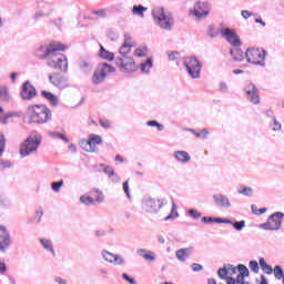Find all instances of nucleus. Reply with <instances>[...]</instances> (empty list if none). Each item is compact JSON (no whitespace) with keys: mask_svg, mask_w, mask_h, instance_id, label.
I'll use <instances>...</instances> for the list:
<instances>
[{"mask_svg":"<svg viewBox=\"0 0 284 284\" xmlns=\"http://www.w3.org/2000/svg\"><path fill=\"white\" fill-rule=\"evenodd\" d=\"M67 48L63 44L51 42L50 44H42L36 50V57L41 60H47L48 68L57 70L58 72H68V58L64 52Z\"/></svg>","mask_w":284,"mask_h":284,"instance_id":"f257e3e1","label":"nucleus"},{"mask_svg":"<svg viewBox=\"0 0 284 284\" xmlns=\"http://www.w3.org/2000/svg\"><path fill=\"white\" fill-rule=\"evenodd\" d=\"M135 42H124L119 50L118 57H115V65L121 72H136V63L132 57H128L132 52V48H135Z\"/></svg>","mask_w":284,"mask_h":284,"instance_id":"f03ea898","label":"nucleus"},{"mask_svg":"<svg viewBox=\"0 0 284 284\" xmlns=\"http://www.w3.org/2000/svg\"><path fill=\"white\" fill-rule=\"evenodd\" d=\"M27 116H29V123L41 125L48 123V121H52V111L43 104H34L28 106Z\"/></svg>","mask_w":284,"mask_h":284,"instance_id":"7ed1b4c3","label":"nucleus"},{"mask_svg":"<svg viewBox=\"0 0 284 284\" xmlns=\"http://www.w3.org/2000/svg\"><path fill=\"white\" fill-rule=\"evenodd\" d=\"M41 145V138L37 135H29L21 144H20V156L26 159V156H32L39 150Z\"/></svg>","mask_w":284,"mask_h":284,"instance_id":"20e7f679","label":"nucleus"},{"mask_svg":"<svg viewBox=\"0 0 284 284\" xmlns=\"http://www.w3.org/2000/svg\"><path fill=\"white\" fill-rule=\"evenodd\" d=\"M265 57H267V51L263 49L247 48L245 51V59L247 63L261 65V68H265Z\"/></svg>","mask_w":284,"mask_h":284,"instance_id":"39448f33","label":"nucleus"},{"mask_svg":"<svg viewBox=\"0 0 284 284\" xmlns=\"http://www.w3.org/2000/svg\"><path fill=\"white\" fill-rule=\"evenodd\" d=\"M183 63L191 79H201V70L203 68V63L199 61V58L186 57L184 58Z\"/></svg>","mask_w":284,"mask_h":284,"instance_id":"423d86ee","label":"nucleus"},{"mask_svg":"<svg viewBox=\"0 0 284 284\" xmlns=\"http://www.w3.org/2000/svg\"><path fill=\"white\" fill-rule=\"evenodd\" d=\"M164 205L165 202L161 199L146 196L142 200V210L146 214H158Z\"/></svg>","mask_w":284,"mask_h":284,"instance_id":"0eeeda50","label":"nucleus"},{"mask_svg":"<svg viewBox=\"0 0 284 284\" xmlns=\"http://www.w3.org/2000/svg\"><path fill=\"white\" fill-rule=\"evenodd\" d=\"M152 16L153 19L158 21V26H160L162 30H172V27L174 26V19L166 16L163 8L153 10Z\"/></svg>","mask_w":284,"mask_h":284,"instance_id":"6e6552de","label":"nucleus"},{"mask_svg":"<svg viewBox=\"0 0 284 284\" xmlns=\"http://www.w3.org/2000/svg\"><path fill=\"white\" fill-rule=\"evenodd\" d=\"M284 213L275 212L268 219L266 223L260 224L262 230H268L271 232H276L281 230V225H283Z\"/></svg>","mask_w":284,"mask_h":284,"instance_id":"1a4fd4ad","label":"nucleus"},{"mask_svg":"<svg viewBox=\"0 0 284 284\" xmlns=\"http://www.w3.org/2000/svg\"><path fill=\"white\" fill-rule=\"evenodd\" d=\"M220 34H222L223 39H225L233 48H241V45H243V42H241V37L234 29L224 28L220 31Z\"/></svg>","mask_w":284,"mask_h":284,"instance_id":"9d476101","label":"nucleus"},{"mask_svg":"<svg viewBox=\"0 0 284 284\" xmlns=\"http://www.w3.org/2000/svg\"><path fill=\"white\" fill-rule=\"evenodd\" d=\"M49 82L54 88H58V90H65V88H70V81L68 80V77L57 72L49 74Z\"/></svg>","mask_w":284,"mask_h":284,"instance_id":"9b49d317","label":"nucleus"},{"mask_svg":"<svg viewBox=\"0 0 284 284\" xmlns=\"http://www.w3.org/2000/svg\"><path fill=\"white\" fill-rule=\"evenodd\" d=\"M12 245V237L10 236V231L6 226L0 225V254H6Z\"/></svg>","mask_w":284,"mask_h":284,"instance_id":"f8f14e48","label":"nucleus"},{"mask_svg":"<svg viewBox=\"0 0 284 284\" xmlns=\"http://www.w3.org/2000/svg\"><path fill=\"white\" fill-rule=\"evenodd\" d=\"M103 143V138L98 134H90L89 140H84L81 142V146L85 152H95L97 145H101Z\"/></svg>","mask_w":284,"mask_h":284,"instance_id":"ddd939ff","label":"nucleus"},{"mask_svg":"<svg viewBox=\"0 0 284 284\" xmlns=\"http://www.w3.org/2000/svg\"><path fill=\"white\" fill-rule=\"evenodd\" d=\"M244 92L253 105H258L261 103V97L258 94V88H256V84L250 82L244 87Z\"/></svg>","mask_w":284,"mask_h":284,"instance_id":"4468645a","label":"nucleus"},{"mask_svg":"<svg viewBox=\"0 0 284 284\" xmlns=\"http://www.w3.org/2000/svg\"><path fill=\"white\" fill-rule=\"evenodd\" d=\"M20 97L23 99V101H32V99L37 97V88H34L30 81H26L22 84Z\"/></svg>","mask_w":284,"mask_h":284,"instance_id":"2eb2a0df","label":"nucleus"},{"mask_svg":"<svg viewBox=\"0 0 284 284\" xmlns=\"http://www.w3.org/2000/svg\"><path fill=\"white\" fill-rule=\"evenodd\" d=\"M101 256L106 263H111V265H123L125 263V258H123V256L111 253L106 250L101 252Z\"/></svg>","mask_w":284,"mask_h":284,"instance_id":"dca6fc26","label":"nucleus"},{"mask_svg":"<svg viewBox=\"0 0 284 284\" xmlns=\"http://www.w3.org/2000/svg\"><path fill=\"white\" fill-rule=\"evenodd\" d=\"M205 8H207V2L199 1L194 4L193 10H191V14L196 17V19H205L210 14V11L205 10Z\"/></svg>","mask_w":284,"mask_h":284,"instance_id":"f3484780","label":"nucleus"},{"mask_svg":"<svg viewBox=\"0 0 284 284\" xmlns=\"http://www.w3.org/2000/svg\"><path fill=\"white\" fill-rule=\"evenodd\" d=\"M213 201L217 207H223L224 210H230L232 207V203L230 202V197L217 193L213 195Z\"/></svg>","mask_w":284,"mask_h":284,"instance_id":"a211bd4d","label":"nucleus"},{"mask_svg":"<svg viewBox=\"0 0 284 284\" xmlns=\"http://www.w3.org/2000/svg\"><path fill=\"white\" fill-rule=\"evenodd\" d=\"M95 70L104 74L105 79H108L110 74H113V72H116V69L106 62L100 63Z\"/></svg>","mask_w":284,"mask_h":284,"instance_id":"6ab92c4d","label":"nucleus"},{"mask_svg":"<svg viewBox=\"0 0 284 284\" xmlns=\"http://www.w3.org/2000/svg\"><path fill=\"white\" fill-rule=\"evenodd\" d=\"M173 156L179 163H190L192 161V156L186 151H175Z\"/></svg>","mask_w":284,"mask_h":284,"instance_id":"aec40b11","label":"nucleus"},{"mask_svg":"<svg viewBox=\"0 0 284 284\" xmlns=\"http://www.w3.org/2000/svg\"><path fill=\"white\" fill-rule=\"evenodd\" d=\"M190 254H192V247L180 248L176 251L175 257L181 263H185V261H187V256H190Z\"/></svg>","mask_w":284,"mask_h":284,"instance_id":"412c9836","label":"nucleus"},{"mask_svg":"<svg viewBox=\"0 0 284 284\" xmlns=\"http://www.w3.org/2000/svg\"><path fill=\"white\" fill-rule=\"evenodd\" d=\"M94 65L92 64V60L90 59H82L79 62V69L82 70L84 72V74H90V72H92V68Z\"/></svg>","mask_w":284,"mask_h":284,"instance_id":"4be33fe9","label":"nucleus"},{"mask_svg":"<svg viewBox=\"0 0 284 284\" xmlns=\"http://www.w3.org/2000/svg\"><path fill=\"white\" fill-rule=\"evenodd\" d=\"M131 12L134 17H140V19H145V12H148V8L144 7L143 4H134Z\"/></svg>","mask_w":284,"mask_h":284,"instance_id":"5701e85b","label":"nucleus"},{"mask_svg":"<svg viewBox=\"0 0 284 284\" xmlns=\"http://www.w3.org/2000/svg\"><path fill=\"white\" fill-rule=\"evenodd\" d=\"M41 95L43 97V99H47V101H50L51 105H53L54 108H57V105H59V97H57L52 92H50V91H42Z\"/></svg>","mask_w":284,"mask_h":284,"instance_id":"b1692460","label":"nucleus"},{"mask_svg":"<svg viewBox=\"0 0 284 284\" xmlns=\"http://www.w3.org/2000/svg\"><path fill=\"white\" fill-rule=\"evenodd\" d=\"M230 54L233 61L241 62L243 61V59H245V53H243V50H241L239 47H235V49H231Z\"/></svg>","mask_w":284,"mask_h":284,"instance_id":"393cba45","label":"nucleus"},{"mask_svg":"<svg viewBox=\"0 0 284 284\" xmlns=\"http://www.w3.org/2000/svg\"><path fill=\"white\" fill-rule=\"evenodd\" d=\"M105 81L104 74H102L98 69L94 70L91 82L93 85H101Z\"/></svg>","mask_w":284,"mask_h":284,"instance_id":"a878e982","label":"nucleus"},{"mask_svg":"<svg viewBox=\"0 0 284 284\" xmlns=\"http://www.w3.org/2000/svg\"><path fill=\"white\" fill-rule=\"evenodd\" d=\"M202 223H232V220L230 219H223V217H212V216H203Z\"/></svg>","mask_w":284,"mask_h":284,"instance_id":"bb28decb","label":"nucleus"},{"mask_svg":"<svg viewBox=\"0 0 284 284\" xmlns=\"http://www.w3.org/2000/svg\"><path fill=\"white\" fill-rule=\"evenodd\" d=\"M99 57L104 61H114V53L108 51L102 44H100Z\"/></svg>","mask_w":284,"mask_h":284,"instance_id":"cd10ccee","label":"nucleus"},{"mask_svg":"<svg viewBox=\"0 0 284 284\" xmlns=\"http://www.w3.org/2000/svg\"><path fill=\"white\" fill-rule=\"evenodd\" d=\"M10 99H12V97H10V90L8 89V87L1 85L0 87V101H2V103H8L10 101Z\"/></svg>","mask_w":284,"mask_h":284,"instance_id":"c85d7f7f","label":"nucleus"},{"mask_svg":"<svg viewBox=\"0 0 284 284\" xmlns=\"http://www.w3.org/2000/svg\"><path fill=\"white\" fill-rule=\"evenodd\" d=\"M260 267L264 274H274V268L267 262H265V257H260Z\"/></svg>","mask_w":284,"mask_h":284,"instance_id":"c756f323","label":"nucleus"},{"mask_svg":"<svg viewBox=\"0 0 284 284\" xmlns=\"http://www.w3.org/2000/svg\"><path fill=\"white\" fill-rule=\"evenodd\" d=\"M40 243L44 247V250H47V252H50L52 256H57V253L54 252V245H52V241L48 239H41Z\"/></svg>","mask_w":284,"mask_h":284,"instance_id":"7c9ffc66","label":"nucleus"},{"mask_svg":"<svg viewBox=\"0 0 284 284\" xmlns=\"http://www.w3.org/2000/svg\"><path fill=\"white\" fill-rule=\"evenodd\" d=\"M152 65H153V62H152V58H148L145 62H142L140 64V70L141 72H150V70H152Z\"/></svg>","mask_w":284,"mask_h":284,"instance_id":"2f4dec72","label":"nucleus"},{"mask_svg":"<svg viewBox=\"0 0 284 284\" xmlns=\"http://www.w3.org/2000/svg\"><path fill=\"white\" fill-rule=\"evenodd\" d=\"M206 34L211 39H216V37H219V34H221V31H219V29H216V27H214V24H210L207 27Z\"/></svg>","mask_w":284,"mask_h":284,"instance_id":"473e14b6","label":"nucleus"},{"mask_svg":"<svg viewBox=\"0 0 284 284\" xmlns=\"http://www.w3.org/2000/svg\"><path fill=\"white\" fill-rule=\"evenodd\" d=\"M237 272H240L241 278H246L247 276H250V268H247V266H245V264H239Z\"/></svg>","mask_w":284,"mask_h":284,"instance_id":"72a5a7b5","label":"nucleus"},{"mask_svg":"<svg viewBox=\"0 0 284 284\" xmlns=\"http://www.w3.org/2000/svg\"><path fill=\"white\" fill-rule=\"evenodd\" d=\"M237 192L240 194H242L243 196H253L254 194V189H252L251 186H240V189L237 190Z\"/></svg>","mask_w":284,"mask_h":284,"instance_id":"f704fd0d","label":"nucleus"},{"mask_svg":"<svg viewBox=\"0 0 284 284\" xmlns=\"http://www.w3.org/2000/svg\"><path fill=\"white\" fill-rule=\"evenodd\" d=\"M174 219H179V212L176 211V204H172L171 213L164 217V221H174Z\"/></svg>","mask_w":284,"mask_h":284,"instance_id":"c9c22d12","label":"nucleus"},{"mask_svg":"<svg viewBox=\"0 0 284 284\" xmlns=\"http://www.w3.org/2000/svg\"><path fill=\"white\" fill-rule=\"evenodd\" d=\"M226 225H232L234 230H236L237 232H241L243 227H245V220L226 223Z\"/></svg>","mask_w":284,"mask_h":284,"instance_id":"e433bc0d","label":"nucleus"},{"mask_svg":"<svg viewBox=\"0 0 284 284\" xmlns=\"http://www.w3.org/2000/svg\"><path fill=\"white\" fill-rule=\"evenodd\" d=\"M146 125H149V128H158L159 132H163L165 130V126H163V124L159 123L156 120L148 121Z\"/></svg>","mask_w":284,"mask_h":284,"instance_id":"4c0bfd02","label":"nucleus"},{"mask_svg":"<svg viewBox=\"0 0 284 284\" xmlns=\"http://www.w3.org/2000/svg\"><path fill=\"white\" fill-rule=\"evenodd\" d=\"M229 273H230V270H227V267H225V266L217 270V276L222 281H226V278L229 277L227 276Z\"/></svg>","mask_w":284,"mask_h":284,"instance_id":"58836bf2","label":"nucleus"},{"mask_svg":"<svg viewBox=\"0 0 284 284\" xmlns=\"http://www.w3.org/2000/svg\"><path fill=\"white\" fill-rule=\"evenodd\" d=\"M274 276L275 278H277L278 281H281V278H284V272H283V267H281V265H276L273 270Z\"/></svg>","mask_w":284,"mask_h":284,"instance_id":"ea45409f","label":"nucleus"},{"mask_svg":"<svg viewBox=\"0 0 284 284\" xmlns=\"http://www.w3.org/2000/svg\"><path fill=\"white\" fill-rule=\"evenodd\" d=\"M248 267L251 272H254V274H258V270H261V267L258 266V262L256 260L250 261Z\"/></svg>","mask_w":284,"mask_h":284,"instance_id":"a19ab883","label":"nucleus"},{"mask_svg":"<svg viewBox=\"0 0 284 284\" xmlns=\"http://www.w3.org/2000/svg\"><path fill=\"white\" fill-rule=\"evenodd\" d=\"M50 136H52L53 139H61V141H64V143H70V139H68V136L63 135V133L51 132Z\"/></svg>","mask_w":284,"mask_h":284,"instance_id":"79ce46f5","label":"nucleus"},{"mask_svg":"<svg viewBox=\"0 0 284 284\" xmlns=\"http://www.w3.org/2000/svg\"><path fill=\"white\" fill-rule=\"evenodd\" d=\"M61 187H63V180L51 183V190H53V192H55V193L61 192Z\"/></svg>","mask_w":284,"mask_h":284,"instance_id":"37998d69","label":"nucleus"},{"mask_svg":"<svg viewBox=\"0 0 284 284\" xmlns=\"http://www.w3.org/2000/svg\"><path fill=\"white\" fill-rule=\"evenodd\" d=\"M100 168H103L102 172L104 174H108V176H114V169H112V166L110 165H106L105 164H100Z\"/></svg>","mask_w":284,"mask_h":284,"instance_id":"c03bdc74","label":"nucleus"},{"mask_svg":"<svg viewBox=\"0 0 284 284\" xmlns=\"http://www.w3.org/2000/svg\"><path fill=\"white\" fill-rule=\"evenodd\" d=\"M80 203H83V205H92V203H94V200L91 196L81 195Z\"/></svg>","mask_w":284,"mask_h":284,"instance_id":"a18cd8bd","label":"nucleus"},{"mask_svg":"<svg viewBox=\"0 0 284 284\" xmlns=\"http://www.w3.org/2000/svg\"><path fill=\"white\" fill-rule=\"evenodd\" d=\"M148 55V47H143L135 49L134 57H146Z\"/></svg>","mask_w":284,"mask_h":284,"instance_id":"49530a36","label":"nucleus"},{"mask_svg":"<svg viewBox=\"0 0 284 284\" xmlns=\"http://www.w3.org/2000/svg\"><path fill=\"white\" fill-rule=\"evenodd\" d=\"M3 152H6V135L0 133V156H3Z\"/></svg>","mask_w":284,"mask_h":284,"instance_id":"de8ad7c7","label":"nucleus"},{"mask_svg":"<svg viewBox=\"0 0 284 284\" xmlns=\"http://www.w3.org/2000/svg\"><path fill=\"white\" fill-rule=\"evenodd\" d=\"M281 128V122H278L276 118H274L273 122L271 123V129L273 130V132H280Z\"/></svg>","mask_w":284,"mask_h":284,"instance_id":"09e8293b","label":"nucleus"},{"mask_svg":"<svg viewBox=\"0 0 284 284\" xmlns=\"http://www.w3.org/2000/svg\"><path fill=\"white\" fill-rule=\"evenodd\" d=\"M189 216H191V219H201L202 214L201 212H197L196 209H191L187 211Z\"/></svg>","mask_w":284,"mask_h":284,"instance_id":"8fccbe9b","label":"nucleus"},{"mask_svg":"<svg viewBox=\"0 0 284 284\" xmlns=\"http://www.w3.org/2000/svg\"><path fill=\"white\" fill-rule=\"evenodd\" d=\"M142 258H144V261H150L151 263L156 261V257L152 251H149L146 254L142 255Z\"/></svg>","mask_w":284,"mask_h":284,"instance_id":"3c124183","label":"nucleus"},{"mask_svg":"<svg viewBox=\"0 0 284 284\" xmlns=\"http://www.w3.org/2000/svg\"><path fill=\"white\" fill-rule=\"evenodd\" d=\"M100 125L104 130H110V128H112V123H110V121L106 119H100Z\"/></svg>","mask_w":284,"mask_h":284,"instance_id":"603ef678","label":"nucleus"},{"mask_svg":"<svg viewBox=\"0 0 284 284\" xmlns=\"http://www.w3.org/2000/svg\"><path fill=\"white\" fill-rule=\"evenodd\" d=\"M251 210H252L253 214H256V215L265 214V212H267V209H265V207L254 211V210H256V204L251 205Z\"/></svg>","mask_w":284,"mask_h":284,"instance_id":"864d4df0","label":"nucleus"},{"mask_svg":"<svg viewBox=\"0 0 284 284\" xmlns=\"http://www.w3.org/2000/svg\"><path fill=\"white\" fill-rule=\"evenodd\" d=\"M123 191L128 199H132V195L130 194V182L125 181L123 183Z\"/></svg>","mask_w":284,"mask_h":284,"instance_id":"5fc2aeb1","label":"nucleus"},{"mask_svg":"<svg viewBox=\"0 0 284 284\" xmlns=\"http://www.w3.org/2000/svg\"><path fill=\"white\" fill-rule=\"evenodd\" d=\"M210 134V131L207 129H203L201 132L195 133V136L197 139H206Z\"/></svg>","mask_w":284,"mask_h":284,"instance_id":"6e6d98bb","label":"nucleus"},{"mask_svg":"<svg viewBox=\"0 0 284 284\" xmlns=\"http://www.w3.org/2000/svg\"><path fill=\"white\" fill-rule=\"evenodd\" d=\"M123 281H126L128 284H136V280L128 275V273L122 274Z\"/></svg>","mask_w":284,"mask_h":284,"instance_id":"4d7b16f0","label":"nucleus"},{"mask_svg":"<svg viewBox=\"0 0 284 284\" xmlns=\"http://www.w3.org/2000/svg\"><path fill=\"white\" fill-rule=\"evenodd\" d=\"M112 183H121V178L113 171V175H109Z\"/></svg>","mask_w":284,"mask_h":284,"instance_id":"13d9d810","label":"nucleus"},{"mask_svg":"<svg viewBox=\"0 0 284 284\" xmlns=\"http://www.w3.org/2000/svg\"><path fill=\"white\" fill-rule=\"evenodd\" d=\"M92 14H97V17H100L101 19H103L105 17V9L92 11Z\"/></svg>","mask_w":284,"mask_h":284,"instance_id":"bf43d9fd","label":"nucleus"},{"mask_svg":"<svg viewBox=\"0 0 284 284\" xmlns=\"http://www.w3.org/2000/svg\"><path fill=\"white\" fill-rule=\"evenodd\" d=\"M241 14L243 17V19H250V17H254V13L247 10H242Z\"/></svg>","mask_w":284,"mask_h":284,"instance_id":"052dcab7","label":"nucleus"},{"mask_svg":"<svg viewBox=\"0 0 284 284\" xmlns=\"http://www.w3.org/2000/svg\"><path fill=\"white\" fill-rule=\"evenodd\" d=\"M0 165H2V170H6V168H12V163L8 160H1Z\"/></svg>","mask_w":284,"mask_h":284,"instance_id":"680f3d73","label":"nucleus"},{"mask_svg":"<svg viewBox=\"0 0 284 284\" xmlns=\"http://www.w3.org/2000/svg\"><path fill=\"white\" fill-rule=\"evenodd\" d=\"M176 59H179V52L173 51L169 53V61H176Z\"/></svg>","mask_w":284,"mask_h":284,"instance_id":"e2e57ef3","label":"nucleus"},{"mask_svg":"<svg viewBox=\"0 0 284 284\" xmlns=\"http://www.w3.org/2000/svg\"><path fill=\"white\" fill-rule=\"evenodd\" d=\"M192 270H193V272H201L203 270V265H201L199 263H193Z\"/></svg>","mask_w":284,"mask_h":284,"instance_id":"0e129e2a","label":"nucleus"},{"mask_svg":"<svg viewBox=\"0 0 284 284\" xmlns=\"http://www.w3.org/2000/svg\"><path fill=\"white\" fill-rule=\"evenodd\" d=\"M99 274L102 278H108V268H100Z\"/></svg>","mask_w":284,"mask_h":284,"instance_id":"69168bd1","label":"nucleus"},{"mask_svg":"<svg viewBox=\"0 0 284 284\" xmlns=\"http://www.w3.org/2000/svg\"><path fill=\"white\" fill-rule=\"evenodd\" d=\"M105 196L103 195V193H99L98 196L95 197V202L97 203H103Z\"/></svg>","mask_w":284,"mask_h":284,"instance_id":"338daca9","label":"nucleus"},{"mask_svg":"<svg viewBox=\"0 0 284 284\" xmlns=\"http://www.w3.org/2000/svg\"><path fill=\"white\" fill-rule=\"evenodd\" d=\"M54 281H55V283H58V284H68V282L65 281V280H63V278H61V277H55L54 278Z\"/></svg>","mask_w":284,"mask_h":284,"instance_id":"774afa93","label":"nucleus"}]
</instances>
